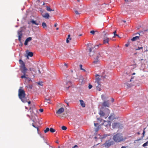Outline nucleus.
Listing matches in <instances>:
<instances>
[{
    "label": "nucleus",
    "mask_w": 148,
    "mask_h": 148,
    "mask_svg": "<svg viewBox=\"0 0 148 148\" xmlns=\"http://www.w3.org/2000/svg\"><path fill=\"white\" fill-rule=\"evenodd\" d=\"M25 92L23 90L19 89L18 90V96L19 98L24 103L27 102V99L25 97Z\"/></svg>",
    "instance_id": "nucleus-1"
},
{
    "label": "nucleus",
    "mask_w": 148,
    "mask_h": 148,
    "mask_svg": "<svg viewBox=\"0 0 148 148\" xmlns=\"http://www.w3.org/2000/svg\"><path fill=\"white\" fill-rule=\"evenodd\" d=\"M113 139L116 142L119 143L123 141L124 138L122 134L118 133L113 136Z\"/></svg>",
    "instance_id": "nucleus-2"
},
{
    "label": "nucleus",
    "mask_w": 148,
    "mask_h": 148,
    "mask_svg": "<svg viewBox=\"0 0 148 148\" xmlns=\"http://www.w3.org/2000/svg\"><path fill=\"white\" fill-rule=\"evenodd\" d=\"M106 110L105 112L102 110H100L99 113L101 117L104 116L105 119L107 118L110 113V110L106 108Z\"/></svg>",
    "instance_id": "nucleus-3"
},
{
    "label": "nucleus",
    "mask_w": 148,
    "mask_h": 148,
    "mask_svg": "<svg viewBox=\"0 0 148 148\" xmlns=\"http://www.w3.org/2000/svg\"><path fill=\"white\" fill-rule=\"evenodd\" d=\"M95 56L94 57L95 60L93 61V63L95 64H97L99 62V58L100 56V54L99 52H97L96 55L94 56Z\"/></svg>",
    "instance_id": "nucleus-4"
},
{
    "label": "nucleus",
    "mask_w": 148,
    "mask_h": 148,
    "mask_svg": "<svg viewBox=\"0 0 148 148\" xmlns=\"http://www.w3.org/2000/svg\"><path fill=\"white\" fill-rule=\"evenodd\" d=\"M110 136V134H104L102 136H101L99 134H98L96 136H95L94 138L95 139L98 138L101 139V142L102 141V140L106 138L108 136Z\"/></svg>",
    "instance_id": "nucleus-5"
},
{
    "label": "nucleus",
    "mask_w": 148,
    "mask_h": 148,
    "mask_svg": "<svg viewBox=\"0 0 148 148\" xmlns=\"http://www.w3.org/2000/svg\"><path fill=\"white\" fill-rule=\"evenodd\" d=\"M114 143V142L113 141L109 140L106 141L103 145L106 147L108 148L111 145H113Z\"/></svg>",
    "instance_id": "nucleus-6"
},
{
    "label": "nucleus",
    "mask_w": 148,
    "mask_h": 148,
    "mask_svg": "<svg viewBox=\"0 0 148 148\" xmlns=\"http://www.w3.org/2000/svg\"><path fill=\"white\" fill-rule=\"evenodd\" d=\"M27 69H21V72L23 74V75L21 77V78H25L26 79L27 78V77L28 76V75H26V71H27Z\"/></svg>",
    "instance_id": "nucleus-7"
},
{
    "label": "nucleus",
    "mask_w": 148,
    "mask_h": 148,
    "mask_svg": "<svg viewBox=\"0 0 148 148\" xmlns=\"http://www.w3.org/2000/svg\"><path fill=\"white\" fill-rule=\"evenodd\" d=\"M19 62L21 65L20 66V70L27 69L25 66L24 63L20 59L19 60Z\"/></svg>",
    "instance_id": "nucleus-8"
},
{
    "label": "nucleus",
    "mask_w": 148,
    "mask_h": 148,
    "mask_svg": "<svg viewBox=\"0 0 148 148\" xmlns=\"http://www.w3.org/2000/svg\"><path fill=\"white\" fill-rule=\"evenodd\" d=\"M103 123L101 124V125H103L106 127H108L110 125L111 122L110 121L103 120Z\"/></svg>",
    "instance_id": "nucleus-9"
},
{
    "label": "nucleus",
    "mask_w": 148,
    "mask_h": 148,
    "mask_svg": "<svg viewBox=\"0 0 148 148\" xmlns=\"http://www.w3.org/2000/svg\"><path fill=\"white\" fill-rule=\"evenodd\" d=\"M64 111V109L63 107H61L56 111V113L57 114H62Z\"/></svg>",
    "instance_id": "nucleus-10"
},
{
    "label": "nucleus",
    "mask_w": 148,
    "mask_h": 148,
    "mask_svg": "<svg viewBox=\"0 0 148 148\" xmlns=\"http://www.w3.org/2000/svg\"><path fill=\"white\" fill-rule=\"evenodd\" d=\"M18 40L21 42V39L22 36V30H18Z\"/></svg>",
    "instance_id": "nucleus-11"
},
{
    "label": "nucleus",
    "mask_w": 148,
    "mask_h": 148,
    "mask_svg": "<svg viewBox=\"0 0 148 148\" xmlns=\"http://www.w3.org/2000/svg\"><path fill=\"white\" fill-rule=\"evenodd\" d=\"M120 124L118 123H114L112 124V127L113 128L118 127L119 128L120 126Z\"/></svg>",
    "instance_id": "nucleus-12"
},
{
    "label": "nucleus",
    "mask_w": 148,
    "mask_h": 148,
    "mask_svg": "<svg viewBox=\"0 0 148 148\" xmlns=\"http://www.w3.org/2000/svg\"><path fill=\"white\" fill-rule=\"evenodd\" d=\"M102 106L104 107H109V103L108 101H104L102 103Z\"/></svg>",
    "instance_id": "nucleus-13"
},
{
    "label": "nucleus",
    "mask_w": 148,
    "mask_h": 148,
    "mask_svg": "<svg viewBox=\"0 0 148 148\" xmlns=\"http://www.w3.org/2000/svg\"><path fill=\"white\" fill-rule=\"evenodd\" d=\"M110 40L109 38L108 37L104 36L103 38V44H105L106 43L108 44V42Z\"/></svg>",
    "instance_id": "nucleus-14"
},
{
    "label": "nucleus",
    "mask_w": 148,
    "mask_h": 148,
    "mask_svg": "<svg viewBox=\"0 0 148 148\" xmlns=\"http://www.w3.org/2000/svg\"><path fill=\"white\" fill-rule=\"evenodd\" d=\"M72 85L71 82L70 81H69L66 83L65 86V87L66 89L68 90L69 87Z\"/></svg>",
    "instance_id": "nucleus-15"
},
{
    "label": "nucleus",
    "mask_w": 148,
    "mask_h": 148,
    "mask_svg": "<svg viewBox=\"0 0 148 148\" xmlns=\"http://www.w3.org/2000/svg\"><path fill=\"white\" fill-rule=\"evenodd\" d=\"M42 16L43 17L47 19H48L50 17L49 14L47 13H45L44 14H42Z\"/></svg>",
    "instance_id": "nucleus-16"
},
{
    "label": "nucleus",
    "mask_w": 148,
    "mask_h": 148,
    "mask_svg": "<svg viewBox=\"0 0 148 148\" xmlns=\"http://www.w3.org/2000/svg\"><path fill=\"white\" fill-rule=\"evenodd\" d=\"M94 125L95 127H96L95 128V131L96 132H97L99 130V125L97 127V125H98L97 123H94Z\"/></svg>",
    "instance_id": "nucleus-17"
},
{
    "label": "nucleus",
    "mask_w": 148,
    "mask_h": 148,
    "mask_svg": "<svg viewBox=\"0 0 148 148\" xmlns=\"http://www.w3.org/2000/svg\"><path fill=\"white\" fill-rule=\"evenodd\" d=\"M95 85L96 86L97 89L99 91H100L101 90V85H100V84H95Z\"/></svg>",
    "instance_id": "nucleus-18"
},
{
    "label": "nucleus",
    "mask_w": 148,
    "mask_h": 148,
    "mask_svg": "<svg viewBox=\"0 0 148 148\" xmlns=\"http://www.w3.org/2000/svg\"><path fill=\"white\" fill-rule=\"evenodd\" d=\"M71 40V38L70 37V35L69 34L68 36V37L66 38V42L68 43L69 41Z\"/></svg>",
    "instance_id": "nucleus-19"
},
{
    "label": "nucleus",
    "mask_w": 148,
    "mask_h": 148,
    "mask_svg": "<svg viewBox=\"0 0 148 148\" xmlns=\"http://www.w3.org/2000/svg\"><path fill=\"white\" fill-rule=\"evenodd\" d=\"M139 39V36H136L133 37L132 39V41H135Z\"/></svg>",
    "instance_id": "nucleus-20"
},
{
    "label": "nucleus",
    "mask_w": 148,
    "mask_h": 148,
    "mask_svg": "<svg viewBox=\"0 0 148 148\" xmlns=\"http://www.w3.org/2000/svg\"><path fill=\"white\" fill-rule=\"evenodd\" d=\"M93 48H90L89 49V55L90 56H92L93 55V52H92Z\"/></svg>",
    "instance_id": "nucleus-21"
},
{
    "label": "nucleus",
    "mask_w": 148,
    "mask_h": 148,
    "mask_svg": "<svg viewBox=\"0 0 148 148\" xmlns=\"http://www.w3.org/2000/svg\"><path fill=\"white\" fill-rule=\"evenodd\" d=\"M80 102L81 104V106L83 107H85V104L84 103V101L82 100H80Z\"/></svg>",
    "instance_id": "nucleus-22"
},
{
    "label": "nucleus",
    "mask_w": 148,
    "mask_h": 148,
    "mask_svg": "<svg viewBox=\"0 0 148 148\" xmlns=\"http://www.w3.org/2000/svg\"><path fill=\"white\" fill-rule=\"evenodd\" d=\"M100 79L99 77H97L96 79V81L95 82V84H100Z\"/></svg>",
    "instance_id": "nucleus-23"
},
{
    "label": "nucleus",
    "mask_w": 148,
    "mask_h": 148,
    "mask_svg": "<svg viewBox=\"0 0 148 148\" xmlns=\"http://www.w3.org/2000/svg\"><path fill=\"white\" fill-rule=\"evenodd\" d=\"M114 118V114H111L109 116L108 118L110 120H112Z\"/></svg>",
    "instance_id": "nucleus-24"
},
{
    "label": "nucleus",
    "mask_w": 148,
    "mask_h": 148,
    "mask_svg": "<svg viewBox=\"0 0 148 148\" xmlns=\"http://www.w3.org/2000/svg\"><path fill=\"white\" fill-rule=\"evenodd\" d=\"M33 55V53L32 52H29L27 53V58H28V56L32 57Z\"/></svg>",
    "instance_id": "nucleus-25"
},
{
    "label": "nucleus",
    "mask_w": 148,
    "mask_h": 148,
    "mask_svg": "<svg viewBox=\"0 0 148 148\" xmlns=\"http://www.w3.org/2000/svg\"><path fill=\"white\" fill-rule=\"evenodd\" d=\"M42 26L43 28L45 29L47 28V25L46 24L45 22H43L42 23Z\"/></svg>",
    "instance_id": "nucleus-26"
},
{
    "label": "nucleus",
    "mask_w": 148,
    "mask_h": 148,
    "mask_svg": "<svg viewBox=\"0 0 148 148\" xmlns=\"http://www.w3.org/2000/svg\"><path fill=\"white\" fill-rule=\"evenodd\" d=\"M30 22L33 24H35V25H39V23H36V21H35L33 20H31L30 21Z\"/></svg>",
    "instance_id": "nucleus-27"
},
{
    "label": "nucleus",
    "mask_w": 148,
    "mask_h": 148,
    "mask_svg": "<svg viewBox=\"0 0 148 148\" xmlns=\"http://www.w3.org/2000/svg\"><path fill=\"white\" fill-rule=\"evenodd\" d=\"M46 7L47 8V10L48 11H53L54 10L51 9L50 7H49L46 6Z\"/></svg>",
    "instance_id": "nucleus-28"
},
{
    "label": "nucleus",
    "mask_w": 148,
    "mask_h": 148,
    "mask_svg": "<svg viewBox=\"0 0 148 148\" xmlns=\"http://www.w3.org/2000/svg\"><path fill=\"white\" fill-rule=\"evenodd\" d=\"M49 131L53 133L55 132L56 130L53 129V128L51 127L50 128Z\"/></svg>",
    "instance_id": "nucleus-29"
},
{
    "label": "nucleus",
    "mask_w": 148,
    "mask_h": 148,
    "mask_svg": "<svg viewBox=\"0 0 148 148\" xmlns=\"http://www.w3.org/2000/svg\"><path fill=\"white\" fill-rule=\"evenodd\" d=\"M32 40V38L31 37H29L27 38L26 40L28 42Z\"/></svg>",
    "instance_id": "nucleus-30"
},
{
    "label": "nucleus",
    "mask_w": 148,
    "mask_h": 148,
    "mask_svg": "<svg viewBox=\"0 0 148 148\" xmlns=\"http://www.w3.org/2000/svg\"><path fill=\"white\" fill-rule=\"evenodd\" d=\"M50 129L49 128V127H47L45 130H44V132L45 133H46L47 132H48L49 131Z\"/></svg>",
    "instance_id": "nucleus-31"
},
{
    "label": "nucleus",
    "mask_w": 148,
    "mask_h": 148,
    "mask_svg": "<svg viewBox=\"0 0 148 148\" xmlns=\"http://www.w3.org/2000/svg\"><path fill=\"white\" fill-rule=\"evenodd\" d=\"M61 128L63 130H66L67 129V128L66 126H62Z\"/></svg>",
    "instance_id": "nucleus-32"
},
{
    "label": "nucleus",
    "mask_w": 148,
    "mask_h": 148,
    "mask_svg": "<svg viewBox=\"0 0 148 148\" xmlns=\"http://www.w3.org/2000/svg\"><path fill=\"white\" fill-rule=\"evenodd\" d=\"M148 144V141L146 142V143H145L144 144H143V146L144 147H145V146H147V145Z\"/></svg>",
    "instance_id": "nucleus-33"
},
{
    "label": "nucleus",
    "mask_w": 148,
    "mask_h": 148,
    "mask_svg": "<svg viewBox=\"0 0 148 148\" xmlns=\"http://www.w3.org/2000/svg\"><path fill=\"white\" fill-rule=\"evenodd\" d=\"M74 12H75L76 14V15H79V14H80V13L77 10H74Z\"/></svg>",
    "instance_id": "nucleus-34"
},
{
    "label": "nucleus",
    "mask_w": 148,
    "mask_h": 148,
    "mask_svg": "<svg viewBox=\"0 0 148 148\" xmlns=\"http://www.w3.org/2000/svg\"><path fill=\"white\" fill-rule=\"evenodd\" d=\"M29 70L31 71H33L34 72H36L35 69L34 68H30Z\"/></svg>",
    "instance_id": "nucleus-35"
},
{
    "label": "nucleus",
    "mask_w": 148,
    "mask_h": 148,
    "mask_svg": "<svg viewBox=\"0 0 148 148\" xmlns=\"http://www.w3.org/2000/svg\"><path fill=\"white\" fill-rule=\"evenodd\" d=\"M95 32H97V31H95L94 30H92L90 31V33L92 34V35H94L95 34Z\"/></svg>",
    "instance_id": "nucleus-36"
},
{
    "label": "nucleus",
    "mask_w": 148,
    "mask_h": 148,
    "mask_svg": "<svg viewBox=\"0 0 148 148\" xmlns=\"http://www.w3.org/2000/svg\"><path fill=\"white\" fill-rule=\"evenodd\" d=\"M32 125L34 127H35V128H37V130L38 131V127H36V126L34 125V123H32Z\"/></svg>",
    "instance_id": "nucleus-37"
},
{
    "label": "nucleus",
    "mask_w": 148,
    "mask_h": 148,
    "mask_svg": "<svg viewBox=\"0 0 148 148\" xmlns=\"http://www.w3.org/2000/svg\"><path fill=\"white\" fill-rule=\"evenodd\" d=\"M143 49V47H138V48L136 49V50H140V49Z\"/></svg>",
    "instance_id": "nucleus-38"
},
{
    "label": "nucleus",
    "mask_w": 148,
    "mask_h": 148,
    "mask_svg": "<svg viewBox=\"0 0 148 148\" xmlns=\"http://www.w3.org/2000/svg\"><path fill=\"white\" fill-rule=\"evenodd\" d=\"M145 128H144V130H143V137L144 136V135H145Z\"/></svg>",
    "instance_id": "nucleus-39"
},
{
    "label": "nucleus",
    "mask_w": 148,
    "mask_h": 148,
    "mask_svg": "<svg viewBox=\"0 0 148 148\" xmlns=\"http://www.w3.org/2000/svg\"><path fill=\"white\" fill-rule=\"evenodd\" d=\"M79 66L80 67V69L81 70H83L84 71H85V70L84 69H83L82 68V64H80L79 65Z\"/></svg>",
    "instance_id": "nucleus-40"
},
{
    "label": "nucleus",
    "mask_w": 148,
    "mask_h": 148,
    "mask_svg": "<svg viewBox=\"0 0 148 148\" xmlns=\"http://www.w3.org/2000/svg\"><path fill=\"white\" fill-rule=\"evenodd\" d=\"M28 42L26 40H25V43H24V45H27V43H28Z\"/></svg>",
    "instance_id": "nucleus-41"
},
{
    "label": "nucleus",
    "mask_w": 148,
    "mask_h": 148,
    "mask_svg": "<svg viewBox=\"0 0 148 148\" xmlns=\"http://www.w3.org/2000/svg\"><path fill=\"white\" fill-rule=\"evenodd\" d=\"M92 86L90 84L88 86V88L89 89H90L92 88Z\"/></svg>",
    "instance_id": "nucleus-42"
},
{
    "label": "nucleus",
    "mask_w": 148,
    "mask_h": 148,
    "mask_svg": "<svg viewBox=\"0 0 148 148\" xmlns=\"http://www.w3.org/2000/svg\"><path fill=\"white\" fill-rule=\"evenodd\" d=\"M26 79H27V80L29 81H29H32L31 80V78L29 77H27V78H26Z\"/></svg>",
    "instance_id": "nucleus-43"
},
{
    "label": "nucleus",
    "mask_w": 148,
    "mask_h": 148,
    "mask_svg": "<svg viewBox=\"0 0 148 148\" xmlns=\"http://www.w3.org/2000/svg\"><path fill=\"white\" fill-rule=\"evenodd\" d=\"M61 104L60 103H59L57 104V108H59V106L60 105H61Z\"/></svg>",
    "instance_id": "nucleus-44"
},
{
    "label": "nucleus",
    "mask_w": 148,
    "mask_h": 148,
    "mask_svg": "<svg viewBox=\"0 0 148 148\" xmlns=\"http://www.w3.org/2000/svg\"><path fill=\"white\" fill-rule=\"evenodd\" d=\"M116 31H115L114 32L113 34L114 36H116V35H117V34H116Z\"/></svg>",
    "instance_id": "nucleus-45"
},
{
    "label": "nucleus",
    "mask_w": 148,
    "mask_h": 148,
    "mask_svg": "<svg viewBox=\"0 0 148 148\" xmlns=\"http://www.w3.org/2000/svg\"><path fill=\"white\" fill-rule=\"evenodd\" d=\"M39 111L40 112H42L43 111V110L42 109H40L39 110Z\"/></svg>",
    "instance_id": "nucleus-46"
},
{
    "label": "nucleus",
    "mask_w": 148,
    "mask_h": 148,
    "mask_svg": "<svg viewBox=\"0 0 148 148\" xmlns=\"http://www.w3.org/2000/svg\"><path fill=\"white\" fill-rule=\"evenodd\" d=\"M45 100L47 101H50V99L49 98H48L47 99V98H45Z\"/></svg>",
    "instance_id": "nucleus-47"
},
{
    "label": "nucleus",
    "mask_w": 148,
    "mask_h": 148,
    "mask_svg": "<svg viewBox=\"0 0 148 148\" xmlns=\"http://www.w3.org/2000/svg\"><path fill=\"white\" fill-rule=\"evenodd\" d=\"M101 44H99L98 45H97V46H95L94 47V48H96V46H97V47H99V46H101Z\"/></svg>",
    "instance_id": "nucleus-48"
},
{
    "label": "nucleus",
    "mask_w": 148,
    "mask_h": 148,
    "mask_svg": "<svg viewBox=\"0 0 148 148\" xmlns=\"http://www.w3.org/2000/svg\"><path fill=\"white\" fill-rule=\"evenodd\" d=\"M38 84L39 85H42V83H41V82H38Z\"/></svg>",
    "instance_id": "nucleus-49"
},
{
    "label": "nucleus",
    "mask_w": 148,
    "mask_h": 148,
    "mask_svg": "<svg viewBox=\"0 0 148 148\" xmlns=\"http://www.w3.org/2000/svg\"><path fill=\"white\" fill-rule=\"evenodd\" d=\"M125 1L127 2H131L132 1V0H125Z\"/></svg>",
    "instance_id": "nucleus-50"
},
{
    "label": "nucleus",
    "mask_w": 148,
    "mask_h": 148,
    "mask_svg": "<svg viewBox=\"0 0 148 148\" xmlns=\"http://www.w3.org/2000/svg\"><path fill=\"white\" fill-rule=\"evenodd\" d=\"M129 44H125V46H126V47H127L129 45Z\"/></svg>",
    "instance_id": "nucleus-51"
},
{
    "label": "nucleus",
    "mask_w": 148,
    "mask_h": 148,
    "mask_svg": "<svg viewBox=\"0 0 148 148\" xmlns=\"http://www.w3.org/2000/svg\"><path fill=\"white\" fill-rule=\"evenodd\" d=\"M111 101L112 102H113L114 101V99L113 98H112L111 99Z\"/></svg>",
    "instance_id": "nucleus-52"
},
{
    "label": "nucleus",
    "mask_w": 148,
    "mask_h": 148,
    "mask_svg": "<svg viewBox=\"0 0 148 148\" xmlns=\"http://www.w3.org/2000/svg\"><path fill=\"white\" fill-rule=\"evenodd\" d=\"M77 147V145H75V146H74L72 148H75V147Z\"/></svg>",
    "instance_id": "nucleus-53"
},
{
    "label": "nucleus",
    "mask_w": 148,
    "mask_h": 148,
    "mask_svg": "<svg viewBox=\"0 0 148 148\" xmlns=\"http://www.w3.org/2000/svg\"><path fill=\"white\" fill-rule=\"evenodd\" d=\"M28 102V104H29L31 103V101H27V102Z\"/></svg>",
    "instance_id": "nucleus-54"
},
{
    "label": "nucleus",
    "mask_w": 148,
    "mask_h": 148,
    "mask_svg": "<svg viewBox=\"0 0 148 148\" xmlns=\"http://www.w3.org/2000/svg\"><path fill=\"white\" fill-rule=\"evenodd\" d=\"M57 24L56 23H55L54 24V27H56L57 26Z\"/></svg>",
    "instance_id": "nucleus-55"
},
{
    "label": "nucleus",
    "mask_w": 148,
    "mask_h": 148,
    "mask_svg": "<svg viewBox=\"0 0 148 148\" xmlns=\"http://www.w3.org/2000/svg\"><path fill=\"white\" fill-rule=\"evenodd\" d=\"M126 147L125 146H122L121 148H126Z\"/></svg>",
    "instance_id": "nucleus-56"
},
{
    "label": "nucleus",
    "mask_w": 148,
    "mask_h": 148,
    "mask_svg": "<svg viewBox=\"0 0 148 148\" xmlns=\"http://www.w3.org/2000/svg\"><path fill=\"white\" fill-rule=\"evenodd\" d=\"M137 134L138 135H140V132H138L137 133Z\"/></svg>",
    "instance_id": "nucleus-57"
},
{
    "label": "nucleus",
    "mask_w": 148,
    "mask_h": 148,
    "mask_svg": "<svg viewBox=\"0 0 148 148\" xmlns=\"http://www.w3.org/2000/svg\"><path fill=\"white\" fill-rule=\"evenodd\" d=\"M38 72L39 73H41V72H40V70H38Z\"/></svg>",
    "instance_id": "nucleus-58"
},
{
    "label": "nucleus",
    "mask_w": 148,
    "mask_h": 148,
    "mask_svg": "<svg viewBox=\"0 0 148 148\" xmlns=\"http://www.w3.org/2000/svg\"><path fill=\"white\" fill-rule=\"evenodd\" d=\"M91 44H87V45L88 46H89Z\"/></svg>",
    "instance_id": "nucleus-59"
},
{
    "label": "nucleus",
    "mask_w": 148,
    "mask_h": 148,
    "mask_svg": "<svg viewBox=\"0 0 148 148\" xmlns=\"http://www.w3.org/2000/svg\"><path fill=\"white\" fill-rule=\"evenodd\" d=\"M141 140V139H138V140H136L137 141H139V140Z\"/></svg>",
    "instance_id": "nucleus-60"
},
{
    "label": "nucleus",
    "mask_w": 148,
    "mask_h": 148,
    "mask_svg": "<svg viewBox=\"0 0 148 148\" xmlns=\"http://www.w3.org/2000/svg\"><path fill=\"white\" fill-rule=\"evenodd\" d=\"M64 65L65 66H67V64H64Z\"/></svg>",
    "instance_id": "nucleus-61"
},
{
    "label": "nucleus",
    "mask_w": 148,
    "mask_h": 148,
    "mask_svg": "<svg viewBox=\"0 0 148 148\" xmlns=\"http://www.w3.org/2000/svg\"><path fill=\"white\" fill-rule=\"evenodd\" d=\"M67 104V105L68 106L69 105V103L68 102H65Z\"/></svg>",
    "instance_id": "nucleus-62"
},
{
    "label": "nucleus",
    "mask_w": 148,
    "mask_h": 148,
    "mask_svg": "<svg viewBox=\"0 0 148 148\" xmlns=\"http://www.w3.org/2000/svg\"><path fill=\"white\" fill-rule=\"evenodd\" d=\"M56 29L58 30V29H59V28L58 27H57L56 28Z\"/></svg>",
    "instance_id": "nucleus-63"
},
{
    "label": "nucleus",
    "mask_w": 148,
    "mask_h": 148,
    "mask_svg": "<svg viewBox=\"0 0 148 148\" xmlns=\"http://www.w3.org/2000/svg\"><path fill=\"white\" fill-rule=\"evenodd\" d=\"M56 143H58V141H56Z\"/></svg>",
    "instance_id": "nucleus-64"
}]
</instances>
